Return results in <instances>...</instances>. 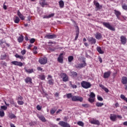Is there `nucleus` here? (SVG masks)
Listing matches in <instances>:
<instances>
[{
	"label": "nucleus",
	"mask_w": 127,
	"mask_h": 127,
	"mask_svg": "<svg viewBox=\"0 0 127 127\" xmlns=\"http://www.w3.org/2000/svg\"><path fill=\"white\" fill-rule=\"evenodd\" d=\"M102 24H103V25H104V26H105V27L108 28V29H109L112 31H116V29L115 28V27H113V26L111 25L110 22H102Z\"/></svg>",
	"instance_id": "obj_1"
},
{
	"label": "nucleus",
	"mask_w": 127,
	"mask_h": 127,
	"mask_svg": "<svg viewBox=\"0 0 127 127\" xmlns=\"http://www.w3.org/2000/svg\"><path fill=\"white\" fill-rule=\"evenodd\" d=\"M81 87L84 88V89H89V88H91L92 87V84L88 81H82L81 82Z\"/></svg>",
	"instance_id": "obj_2"
},
{
	"label": "nucleus",
	"mask_w": 127,
	"mask_h": 127,
	"mask_svg": "<svg viewBox=\"0 0 127 127\" xmlns=\"http://www.w3.org/2000/svg\"><path fill=\"white\" fill-rule=\"evenodd\" d=\"M48 60L46 57H42L39 59V63L41 64V65H45V64H47V62Z\"/></svg>",
	"instance_id": "obj_3"
},
{
	"label": "nucleus",
	"mask_w": 127,
	"mask_h": 127,
	"mask_svg": "<svg viewBox=\"0 0 127 127\" xmlns=\"http://www.w3.org/2000/svg\"><path fill=\"white\" fill-rule=\"evenodd\" d=\"M71 101L73 102H77L78 101L83 102V97H81L79 96H73L71 97Z\"/></svg>",
	"instance_id": "obj_4"
},
{
	"label": "nucleus",
	"mask_w": 127,
	"mask_h": 127,
	"mask_svg": "<svg viewBox=\"0 0 127 127\" xmlns=\"http://www.w3.org/2000/svg\"><path fill=\"white\" fill-rule=\"evenodd\" d=\"M87 65V64L86 63V62H85L84 60L82 61V63L81 64H78L76 65H75L76 68L77 69H81V68H84L85 66Z\"/></svg>",
	"instance_id": "obj_5"
},
{
	"label": "nucleus",
	"mask_w": 127,
	"mask_h": 127,
	"mask_svg": "<svg viewBox=\"0 0 127 127\" xmlns=\"http://www.w3.org/2000/svg\"><path fill=\"white\" fill-rule=\"evenodd\" d=\"M60 76L63 78V82H67L69 80V77H68V76L65 73H62Z\"/></svg>",
	"instance_id": "obj_6"
},
{
	"label": "nucleus",
	"mask_w": 127,
	"mask_h": 127,
	"mask_svg": "<svg viewBox=\"0 0 127 127\" xmlns=\"http://www.w3.org/2000/svg\"><path fill=\"white\" fill-rule=\"evenodd\" d=\"M59 125L62 127H70L69 124H67V122H65L64 121H60Z\"/></svg>",
	"instance_id": "obj_7"
},
{
	"label": "nucleus",
	"mask_w": 127,
	"mask_h": 127,
	"mask_svg": "<svg viewBox=\"0 0 127 127\" xmlns=\"http://www.w3.org/2000/svg\"><path fill=\"white\" fill-rule=\"evenodd\" d=\"M87 40L89 43H90V44H91V45H94L96 44V39L94 38V37L88 38L87 39Z\"/></svg>",
	"instance_id": "obj_8"
},
{
	"label": "nucleus",
	"mask_w": 127,
	"mask_h": 127,
	"mask_svg": "<svg viewBox=\"0 0 127 127\" xmlns=\"http://www.w3.org/2000/svg\"><path fill=\"white\" fill-rule=\"evenodd\" d=\"M63 58H64L63 57V53H61L58 58V62L63 64L64 61Z\"/></svg>",
	"instance_id": "obj_9"
},
{
	"label": "nucleus",
	"mask_w": 127,
	"mask_h": 127,
	"mask_svg": "<svg viewBox=\"0 0 127 127\" xmlns=\"http://www.w3.org/2000/svg\"><path fill=\"white\" fill-rule=\"evenodd\" d=\"M120 40L122 44H123V45H125L127 43V37L125 36H121L120 37Z\"/></svg>",
	"instance_id": "obj_10"
},
{
	"label": "nucleus",
	"mask_w": 127,
	"mask_h": 127,
	"mask_svg": "<svg viewBox=\"0 0 127 127\" xmlns=\"http://www.w3.org/2000/svg\"><path fill=\"white\" fill-rule=\"evenodd\" d=\"M111 74L112 71L111 70L105 72L104 73L103 78H104V79H108V78L110 77V76H111Z\"/></svg>",
	"instance_id": "obj_11"
},
{
	"label": "nucleus",
	"mask_w": 127,
	"mask_h": 127,
	"mask_svg": "<svg viewBox=\"0 0 127 127\" xmlns=\"http://www.w3.org/2000/svg\"><path fill=\"white\" fill-rule=\"evenodd\" d=\"M114 13L118 19H119V20H121V17H120V16L122 15V13L120 11L115 9L114 10Z\"/></svg>",
	"instance_id": "obj_12"
},
{
	"label": "nucleus",
	"mask_w": 127,
	"mask_h": 127,
	"mask_svg": "<svg viewBox=\"0 0 127 127\" xmlns=\"http://www.w3.org/2000/svg\"><path fill=\"white\" fill-rule=\"evenodd\" d=\"M11 64L15 66H19V67H22V66H23V64L20 62L13 61L11 62Z\"/></svg>",
	"instance_id": "obj_13"
},
{
	"label": "nucleus",
	"mask_w": 127,
	"mask_h": 127,
	"mask_svg": "<svg viewBox=\"0 0 127 127\" xmlns=\"http://www.w3.org/2000/svg\"><path fill=\"white\" fill-rule=\"evenodd\" d=\"M39 3L42 7H44L45 5H48V3L46 2V0H39Z\"/></svg>",
	"instance_id": "obj_14"
},
{
	"label": "nucleus",
	"mask_w": 127,
	"mask_h": 127,
	"mask_svg": "<svg viewBox=\"0 0 127 127\" xmlns=\"http://www.w3.org/2000/svg\"><path fill=\"white\" fill-rule=\"evenodd\" d=\"M57 37V36H56V35L55 34H53V35H46L45 36V38H47V39H53L54 38H56Z\"/></svg>",
	"instance_id": "obj_15"
},
{
	"label": "nucleus",
	"mask_w": 127,
	"mask_h": 127,
	"mask_svg": "<svg viewBox=\"0 0 127 127\" xmlns=\"http://www.w3.org/2000/svg\"><path fill=\"white\" fill-rule=\"evenodd\" d=\"M17 14L18 16H19V18H20V19L21 20H24V19L25 18V17H24V16H23V15H22V14H21V13L20 12L19 10H18L17 11Z\"/></svg>",
	"instance_id": "obj_16"
},
{
	"label": "nucleus",
	"mask_w": 127,
	"mask_h": 127,
	"mask_svg": "<svg viewBox=\"0 0 127 127\" xmlns=\"http://www.w3.org/2000/svg\"><path fill=\"white\" fill-rule=\"evenodd\" d=\"M110 119L112 122H116L117 121V115L116 114H110Z\"/></svg>",
	"instance_id": "obj_17"
},
{
	"label": "nucleus",
	"mask_w": 127,
	"mask_h": 127,
	"mask_svg": "<svg viewBox=\"0 0 127 127\" xmlns=\"http://www.w3.org/2000/svg\"><path fill=\"white\" fill-rule=\"evenodd\" d=\"M94 4L95 5L96 8H97V9H101V8H103V5H100V3L98 2L94 1Z\"/></svg>",
	"instance_id": "obj_18"
},
{
	"label": "nucleus",
	"mask_w": 127,
	"mask_h": 127,
	"mask_svg": "<svg viewBox=\"0 0 127 127\" xmlns=\"http://www.w3.org/2000/svg\"><path fill=\"white\" fill-rule=\"evenodd\" d=\"M90 123L92 125H97V126H100V121L99 120H96L95 119L91 120L90 121Z\"/></svg>",
	"instance_id": "obj_19"
},
{
	"label": "nucleus",
	"mask_w": 127,
	"mask_h": 127,
	"mask_svg": "<svg viewBox=\"0 0 127 127\" xmlns=\"http://www.w3.org/2000/svg\"><path fill=\"white\" fill-rule=\"evenodd\" d=\"M24 80L27 84H28V83H29V84H32V79L31 77H27Z\"/></svg>",
	"instance_id": "obj_20"
},
{
	"label": "nucleus",
	"mask_w": 127,
	"mask_h": 127,
	"mask_svg": "<svg viewBox=\"0 0 127 127\" xmlns=\"http://www.w3.org/2000/svg\"><path fill=\"white\" fill-rule=\"evenodd\" d=\"M121 83L123 85H127V77L126 76H123L121 79Z\"/></svg>",
	"instance_id": "obj_21"
},
{
	"label": "nucleus",
	"mask_w": 127,
	"mask_h": 127,
	"mask_svg": "<svg viewBox=\"0 0 127 127\" xmlns=\"http://www.w3.org/2000/svg\"><path fill=\"white\" fill-rule=\"evenodd\" d=\"M79 27L77 26L76 28V34H75L76 36H75L74 40H77V39H78V37H79Z\"/></svg>",
	"instance_id": "obj_22"
},
{
	"label": "nucleus",
	"mask_w": 127,
	"mask_h": 127,
	"mask_svg": "<svg viewBox=\"0 0 127 127\" xmlns=\"http://www.w3.org/2000/svg\"><path fill=\"white\" fill-rule=\"evenodd\" d=\"M24 39V37L23 35H21L20 36L18 37L17 40L19 43H22L23 42V40Z\"/></svg>",
	"instance_id": "obj_23"
},
{
	"label": "nucleus",
	"mask_w": 127,
	"mask_h": 127,
	"mask_svg": "<svg viewBox=\"0 0 127 127\" xmlns=\"http://www.w3.org/2000/svg\"><path fill=\"white\" fill-rule=\"evenodd\" d=\"M37 117H38V119H39V120H40V121L43 122V123H45L46 122V119H45V117H44L43 116L38 115V116H37Z\"/></svg>",
	"instance_id": "obj_24"
},
{
	"label": "nucleus",
	"mask_w": 127,
	"mask_h": 127,
	"mask_svg": "<svg viewBox=\"0 0 127 127\" xmlns=\"http://www.w3.org/2000/svg\"><path fill=\"white\" fill-rule=\"evenodd\" d=\"M13 21L15 23H19L20 21V19L17 16H14L13 18Z\"/></svg>",
	"instance_id": "obj_25"
},
{
	"label": "nucleus",
	"mask_w": 127,
	"mask_h": 127,
	"mask_svg": "<svg viewBox=\"0 0 127 127\" xmlns=\"http://www.w3.org/2000/svg\"><path fill=\"white\" fill-rule=\"evenodd\" d=\"M102 37V34L101 33L97 32L95 34V38H96L98 40H100Z\"/></svg>",
	"instance_id": "obj_26"
},
{
	"label": "nucleus",
	"mask_w": 127,
	"mask_h": 127,
	"mask_svg": "<svg viewBox=\"0 0 127 127\" xmlns=\"http://www.w3.org/2000/svg\"><path fill=\"white\" fill-rule=\"evenodd\" d=\"M96 50L99 53V54H104V51L102 50L101 47H97L96 48Z\"/></svg>",
	"instance_id": "obj_27"
},
{
	"label": "nucleus",
	"mask_w": 127,
	"mask_h": 127,
	"mask_svg": "<svg viewBox=\"0 0 127 127\" xmlns=\"http://www.w3.org/2000/svg\"><path fill=\"white\" fill-rule=\"evenodd\" d=\"M25 72H26V73H28V74H31V73H34V70H33V68L32 69H25Z\"/></svg>",
	"instance_id": "obj_28"
},
{
	"label": "nucleus",
	"mask_w": 127,
	"mask_h": 127,
	"mask_svg": "<svg viewBox=\"0 0 127 127\" xmlns=\"http://www.w3.org/2000/svg\"><path fill=\"white\" fill-rule=\"evenodd\" d=\"M38 78L43 81L45 79V75L44 74H40L38 75Z\"/></svg>",
	"instance_id": "obj_29"
},
{
	"label": "nucleus",
	"mask_w": 127,
	"mask_h": 127,
	"mask_svg": "<svg viewBox=\"0 0 127 127\" xmlns=\"http://www.w3.org/2000/svg\"><path fill=\"white\" fill-rule=\"evenodd\" d=\"M59 3L61 8H63V7H64V1H63V0H61L59 1Z\"/></svg>",
	"instance_id": "obj_30"
},
{
	"label": "nucleus",
	"mask_w": 127,
	"mask_h": 127,
	"mask_svg": "<svg viewBox=\"0 0 127 127\" xmlns=\"http://www.w3.org/2000/svg\"><path fill=\"white\" fill-rule=\"evenodd\" d=\"M120 98L121 99H122V100H124L125 102H126V103H127V98L124 95L121 94L120 96Z\"/></svg>",
	"instance_id": "obj_31"
},
{
	"label": "nucleus",
	"mask_w": 127,
	"mask_h": 127,
	"mask_svg": "<svg viewBox=\"0 0 127 127\" xmlns=\"http://www.w3.org/2000/svg\"><path fill=\"white\" fill-rule=\"evenodd\" d=\"M14 56L16 58H19V59H20L21 60L23 59V56H20L18 55V54H16Z\"/></svg>",
	"instance_id": "obj_32"
},
{
	"label": "nucleus",
	"mask_w": 127,
	"mask_h": 127,
	"mask_svg": "<svg viewBox=\"0 0 127 127\" xmlns=\"http://www.w3.org/2000/svg\"><path fill=\"white\" fill-rule=\"evenodd\" d=\"M54 15H55L54 13H52L51 14H49L48 16H44L43 17V18H50L51 17H53Z\"/></svg>",
	"instance_id": "obj_33"
},
{
	"label": "nucleus",
	"mask_w": 127,
	"mask_h": 127,
	"mask_svg": "<svg viewBox=\"0 0 127 127\" xmlns=\"http://www.w3.org/2000/svg\"><path fill=\"white\" fill-rule=\"evenodd\" d=\"M4 116V111L2 109H0V117L3 118Z\"/></svg>",
	"instance_id": "obj_34"
},
{
	"label": "nucleus",
	"mask_w": 127,
	"mask_h": 127,
	"mask_svg": "<svg viewBox=\"0 0 127 127\" xmlns=\"http://www.w3.org/2000/svg\"><path fill=\"white\" fill-rule=\"evenodd\" d=\"M96 107H102V106H104V103H101V102H96Z\"/></svg>",
	"instance_id": "obj_35"
},
{
	"label": "nucleus",
	"mask_w": 127,
	"mask_h": 127,
	"mask_svg": "<svg viewBox=\"0 0 127 127\" xmlns=\"http://www.w3.org/2000/svg\"><path fill=\"white\" fill-rule=\"evenodd\" d=\"M73 60H74V57L72 56H70L68 57V62H72Z\"/></svg>",
	"instance_id": "obj_36"
},
{
	"label": "nucleus",
	"mask_w": 127,
	"mask_h": 127,
	"mask_svg": "<svg viewBox=\"0 0 127 127\" xmlns=\"http://www.w3.org/2000/svg\"><path fill=\"white\" fill-rule=\"evenodd\" d=\"M55 112H56V109L55 108L52 109L50 111L51 115H54V114H55Z\"/></svg>",
	"instance_id": "obj_37"
},
{
	"label": "nucleus",
	"mask_w": 127,
	"mask_h": 127,
	"mask_svg": "<svg viewBox=\"0 0 127 127\" xmlns=\"http://www.w3.org/2000/svg\"><path fill=\"white\" fill-rule=\"evenodd\" d=\"M54 81V80H53V79H51L49 80L48 84H49V85H54V83H53Z\"/></svg>",
	"instance_id": "obj_38"
},
{
	"label": "nucleus",
	"mask_w": 127,
	"mask_h": 127,
	"mask_svg": "<svg viewBox=\"0 0 127 127\" xmlns=\"http://www.w3.org/2000/svg\"><path fill=\"white\" fill-rule=\"evenodd\" d=\"M0 110H2L3 111H6V110H7V106H0Z\"/></svg>",
	"instance_id": "obj_39"
},
{
	"label": "nucleus",
	"mask_w": 127,
	"mask_h": 127,
	"mask_svg": "<svg viewBox=\"0 0 127 127\" xmlns=\"http://www.w3.org/2000/svg\"><path fill=\"white\" fill-rule=\"evenodd\" d=\"M78 126H79L80 127H84V123H83L82 121H79L77 123Z\"/></svg>",
	"instance_id": "obj_40"
},
{
	"label": "nucleus",
	"mask_w": 127,
	"mask_h": 127,
	"mask_svg": "<svg viewBox=\"0 0 127 127\" xmlns=\"http://www.w3.org/2000/svg\"><path fill=\"white\" fill-rule=\"evenodd\" d=\"M88 101H89L90 103H94V102H95V98H92V97H90V98L88 99Z\"/></svg>",
	"instance_id": "obj_41"
},
{
	"label": "nucleus",
	"mask_w": 127,
	"mask_h": 127,
	"mask_svg": "<svg viewBox=\"0 0 127 127\" xmlns=\"http://www.w3.org/2000/svg\"><path fill=\"white\" fill-rule=\"evenodd\" d=\"M71 74L73 77H77L78 76V74L75 71H72Z\"/></svg>",
	"instance_id": "obj_42"
},
{
	"label": "nucleus",
	"mask_w": 127,
	"mask_h": 127,
	"mask_svg": "<svg viewBox=\"0 0 127 127\" xmlns=\"http://www.w3.org/2000/svg\"><path fill=\"white\" fill-rule=\"evenodd\" d=\"M69 84L71 85V86L72 87V88H73V89H77V85H75V84H72V82L70 81L69 82Z\"/></svg>",
	"instance_id": "obj_43"
},
{
	"label": "nucleus",
	"mask_w": 127,
	"mask_h": 127,
	"mask_svg": "<svg viewBox=\"0 0 127 127\" xmlns=\"http://www.w3.org/2000/svg\"><path fill=\"white\" fill-rule=\"evenodd\" d=\"M122 8L123 9H124V10H127V5H126V4H123Z\"/></svg>",
	"instance_id": "obj_44"
},
{
	"label": "nucleus",
	"mask_w": 127,
	"mask_h": 127,
	"mask_svg": "<svg viewBox=\"0 0 127 127\" xmlns=\"http://www.w3.org/2000/svg\"><path fill=\"white\" fill-rule=\"evenodd\" d=\"M6 58V55H1L0 57V60H4Z\"/></svg>",
	"instance_id": "obj_45"
},
{
	"label": "nucleus",
	"mask_w": 127,
	"mask_h": 127,
	"mask_svg": "<svg viewBox=\"0 0 127 127\" xmlns=\"http://www.w3.org/2000/svg\"><path fill=\"white\" fill-rule=\"evenodd\" d=\"M90 98H95V97H96V95H95V93L94 92H91L90 95H89Z\"/></svg>",
	"instance_id": "obj_46"
},
{
	"label": "nucleus",
	"mask_w": 127,
	"mask_h": 127,
	"mask_svg": "<svg viewBox=\"0 0 127 127\" xmlns=\"http://www.w3.org/2000/svg\"><path fill=\"white\" fill-rule=\"evenodd\" d=\"M82 106L84 108H90V105H89L88 104H82Z\"/></svg>",
	"instance_id": "obj_47"
},
{
	"label": "nucleus",
	"mask_w": 127,
	"mask_h": 127,
	"mask_svg": "<svg viewBox=\"0 0 127 127\" xmlns=\"http://www.w3.org/2000/svg\"><path fill=\"white\" fill-rule=\"evenodd\" d=\"M73 96H72V93H68L66 94V98L68 99H70V98H72Z\"/></svg>",
	"instance_id": "obj_48"
},
{
	"label": "nucleus",
	"mask_w": 127,
	"mask_h": 127,
	"mask_svg": "<svg viewBox=\"0 0 127 127\" xmlns=\"http://www.w3.org/2000/svg\"><path fill=\"white\" fill-rule=\"evenodd\" d=\"M18 104L20 105H22L24 104V102L23 101H17Z\"/></svg>",
	"instance_id": "obj_49"
},
{
	"label": "nucleus",
	"mask_w": 127,
	"mask_h": 127,
	"mask_svg": "<svg viewBox=\"0 0 127 127\" xmlns=\"http://www.w3.org/2000/svg\"><path fill=\"white\" fill-rule=\"evenodd\" d=\"M36 109L37 110H38V111H41V109H42V107L40 106V105H37L36 107Z\"/></svg>",
	"instance_id": "obj_50"
},
{
	"label": "nucleus",
	"mask_w": 127,
	"mask_h": 127,
	"mask_svg": "<svg viewBox=\"0 0 127 127\" xmlns=\"http://www.w3.org/2000/svg\"><path fill=\"white\" fill-rule=\"evenodd\" d=\"M9 118L10 119H15V118H16V117H15V115H14V114H11L9 116Z\"/></svg>",
	"instance_id": "obj_51"
},
{
	"label": "nucleus",
	"mask_w": 127,
	"mask_h": 127,
	"mask_svg": "<svg viewBox=\"0 0 127 127\" xmlns=\"http://www.w3.org/2000/svg\"><path fill=\"white\" fill-rule=\"evenodd\" d=\"M30 43L32 44V43H34V42H35V39H31L30 40Z\"/></svg>",
	"instance_id": "obj_52"
},
{
	"label": "nucleus",
	"mask_w": 127,
	"mask_h": 127,
	"mask_svg": "<svg viewBox=\"0 0 127 127\" xmlns=\"http://www.w3.org/2000/svg\"><path fill=\"white\" fill-rule=\"evenodd\" d=\"M26 53V51H25V50H23L21 51V54H22V55H24Z\"/></svg>",
	"instance_id": "obj_53"
},
{
	"label": "nucleus",
	"mask_w": 127,
	"mask_h": 127,
	"mask_svg": "<svg viewBox=\"0 0 127 127\" xmlns=\"http://www.w3.org/2000/svg\"><path fill=\"white\" fill-rule=\"evenodd\" d=\"M97 100H98V101H100V102H102L103 101V98H102L101 96H98L97 97Z\"/></svg>",
	"instance_id": "obj_54"
},
{
	"label": "nucleus",
	"mask_w": 127,
	"mask_h": 127,
	"mask_svg": "<svg viewBox=\"0 0 127 127\" xmlns=\"http://www.w3.org/2000/svg\"><path fill=\"white\" fill-rule=\"evenodd\" d=\"M18 100H19V101H22V100H23V97H22V96L19 95L18 97Z\"/></svg>",
	"instance_id": "obj_55"
},
{
	"label": "nucleus",
	"mask_w": 127,
	"mask_h": 127,
	"mask_svg": "<svg viewBox=\"0 0 127 127\" xmlns=\"http://www.w3.org/2000/svg\"><path fill=\"white\" fill-rule=\"evenodd\" d=\"M37 69L38 71H42L43 70L42 67H41L40 66L37 67Z\"/></svg>",
	"instance_id": "obj_56"
},
{
	"label": "nucleus",
	"mask_w": 127,
	"mask_h": 127,
	"mask_svg": "<svg viewBox=\"0 0 127 127\" xmlns=\"http://www.w3.org/2000/svg\"><path fill=\"white\" fill-rule=\"evenodd\" d=\"M115 108H118V107H120V104H119V103L117 102L115 104Z\"/></svg>",
	"instance_id": "obj_57"
},
{
	"label": "nucleus",
	"mask_w": 127,
	"mask_h": 127,
	"mask_svg": "<svg viewBox=\"0 0 127 127\" xmlns=\"http://www.w3.org/2000/svg\"><path fill=\"white\" fill-rule=\"evenodd\" d=\"M103 90L106 92V93H109V89L108 88L105 87Z\"/></svg>",
	"instance_id": "obj_58"
},
{
	"label": "nucleus",
	"mask_w": 127,
	"mask_h": 127,
	"mask_svg": "<svg viewBox=\"0 0 127 127\" xmlns=\"http://www.w3.org/2000/svg\"><path fill=\"white\" fill-rule=\"evenodd\" d=\"M99 86L100 88H102L103 90H104V89L105 88V86L103 85V84H99Z\"/></svg>",
	"instance_id": "obj_59"
},
{
	"label": "nucleus",
	"mask_w": 127,
	"mask_h": 127,
	"mask_svg": "<svg viewBox=\"0 0 127 127\" xmlns=\"http://www.w3.org/2000/svg\"><path fill=\"white\" fill-rule=\"evenodd\" d=\"M117 118L118 119H120V120H121V119H123V117L121 115H117Z\"/></svg>",
	"instance_id": "obj_60"
},
{
	"label": "nucleus",
	"mask_w": 127,
	"mask_h": 127,
	"mask_svg": "<svg viewBox=\"0 0 127 127\" xmlns=\"http://www.w3.org/2000/svg\"><path fill=\"white\" fill-rule=\"evenodd\" d=\"M55 97H59V93H58V92H56V93L55 94Z\"/></svg>",
	"instance_id": "obj_61"
},
{
	"label": "nucleus",
	"mask_w": 127,
	"mask_h": 127,
	"mask_svg": "<svg viewBox=\"0 0 127 127\" xmlns=\"http://www.w3.org/2000/svg\"><path fill=\"white\" fill-rule=\"evenodd\" d=\"M60 112H62V110H61V109H59V110L57 111L56 113H57V114H59V113H60Z\"/></svg>",
	"instance_id": "obj_62"
},
{
	"label": "nucleus",
	"mask_w": 127,
	"mask_h": 127,
	"mask_svg": "<svg viewBox=\"0 0 127 127\" xmlns=\"http://www.w3.org/2000/svg\"><path fill=\"white\" fill-rule=\"evenodd\" d=\"M10 127H15V126H14V124L11 123V124H10Z\"/></svg>",
	"instance_id": "obj_63"
},
{
	"label": "nucleus",
	"mask_w": 127,
	"mask_h": 127,
	"mask_svg": "<svg viewBox=\"0 0 127 127\" xmlns=\"http://www.w3.org/2000/svg\"><path fill=\"white\" fill-rule=\"evenodd\" d=\"M123 125H124V126H127V121L124 122Z\"/></svg>",
	"instance_id": "obj_64"
}]
</instances>
